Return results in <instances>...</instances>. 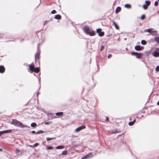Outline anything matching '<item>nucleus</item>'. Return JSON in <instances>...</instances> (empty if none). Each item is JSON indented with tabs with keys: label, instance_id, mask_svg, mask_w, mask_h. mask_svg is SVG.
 Listing matches in <instances>:
<instances>
[{
	"label": "nucleus",
	"instance_id": "obj_16",
	"mask_svg": "<svg viewBox=\"0 0 159 159\" xmlns=\"http://www.w3.org/2000/svg\"><path fill=\"white\" fill-rule=\"evenodd\" d=\"M86 155L88 156L87 157V158L88 159L90 158L91 157L93 156V154L91 152L89 153L87 155Z\"/></svg>",
	"mask_w": 159,
	"mask_h": 159
},
{
	"label": "nucleus",
	"instance_id": "obj_38",
	"mask_svg": "<svg viewBox=\"0 0 159 159\" xmlns=\"http://www.w3.org/2000/svg\"><path fill=\"white\" fill-rule=\"evenodd\" d=\"M56 10H53L52 11H51V13L52 14H55L56 13Z\"/></svg>",
	"mask_w": 159,
	"mask_h": 159
},
{
	"label": "nucleus",
	"instance_id": "obj_6",
	"mask_svg": "<svg viewBox=\"0 0 159 159\" xmlns=\"http://www.w3.org/2000/svg\"><path fill=\"white\" fill-rule=\"evenodd\" d=\"M11 131H12V130L11 129H9V130H4V131H0V136H1L2 135L4 134L11 133Z\"/></svg>",
	"mask_w": 159,
	"mask_h": 159
},
{
	"label": "nucleus",
	"instance_id": "obj_12",
	"mask_svg": "<svg viewBox=\"0 0 159 159\" xmlns=\"http://www.w3.org/2000/svg\"><path fill=\"white\" fill-rule=\"evenodd\" d=\"M91 36H93L95 35V32L94 31L92 30V31H90L89 33L88 34Z\"/></svg>",
	"mask_w": 159,
	"mask_h": 159
},
{
	"label": "nucleus",
	"instance_id": "obj_7",
	"mask_svg": "<svg viewBox=\"0 0 159 159\" xmlns=\"http://www.w3.org/2000/svg\"><path fill=\"white\" fill-rule=\"evenodd\" d=\"M83 30L87 34H88L90 31L89 28L87 26H84L83 28Z\"/></svg>",
	"mask_w": 159,
	"mask_h": 159
},
{
	"label": "nucleus",
	"instance_id": "obj_4",
	"mask_svg": "<svg viewBox=\"0 0 159 159\" xmlns=\"http://www.w3.org/2000/svg\"><path fill=\"white\" fill-rule=\"evenodd\" d=\"M150 4V2L149 1H145V4L143 5V7L144 9H146L148 8V7L149 6Z\"/></svg>",
	"mask_w": 159,
	"mask_h": 159
},
{
	"label": "nucleus",
	"instance_id": "obj_21",
	"mask_svg": "<svg viewBox=\"0 0 159 159\" xmlns=\"http://www.w3.org/2000/svg\"><path fill=\"white\" fill-rule=\"evenodd\" d=\"M125 7L127 8H130L131 7V6L129 4H126L125 6Z\"/></svg>",
	"mask_w": 159,
	"mask_h": 159
},
{
	"label": "nucleus",
	"instance_id": "obj_24",
	"mask_svg": "<svg viewBox=\"0 0 159 159\" xmlns=\"http://www.w3.org/2000/svg\"><path fill=\"white\" fill-rule=\"evenodd\" d=\"M155 41L157 43H159V37H157L155 38Z\"/></svg>",
	"mask_w": 159,
	"mask_h": 159
},
{
	"label": "nucleus",
	"instance_id": "obj_2",
	"mask_svg": "<svg viewBox=\"0 0 159 159\" xmlns=\"http://www.w3.org/2000/svg\"><path fill=\"white\" fill-rule=\"evenodd\" d=\"M101 29H98L96 30L97 32L98 33V35L100 36H102L104 35V32L103 31L102 32Z\"/></svg>",
	"mask_w": 159,
	"mask_h": 159
},
{
	"label": "nucleus",
	"instance_id": "obj_47",
	"mask_svg": "<svg viewBox=\"0 0 159 159\" xmlns=\"http://www.w3.org/2000/svg\"><path fill=\"white\" fill-rule=\"evenodd\" d=\"M46 22H47V21H45V23H43V25H44L46 24Z\"/></svg>",
	"mask_w": 159,
	"mask_h": 159
},
{
	"label": "nucleus",
	"instance_id": "obj_23",
	"mask_svg": "<svg viewBox=\"0 0 159 159\" xmlns=\"http://www.w3.org/2000/svg\"><path fill=\"white\" fill-rule=\"evenodd\" d=\"M67 153V150H65L63 151L61 153L62 155H66Z\"/></svg>",
	"mask_w": 159,
	"mask_h": 159
},
{
	"label": "nucleus",
	"instance_id": "obj_30",
	"mask_svg": "<svg viewBox=\"0 0 159 159\" xmlns=\"http://www.w3.org/2000/svg\"><path fill=\"white\" fill-rule=\"evenodd\" d=\"M44 124L45 125H49L51 124L52 122L50 121H48V122H44Z\"/></svg>",
	"mask_w": 159,
	"mask_h": 159
},
{
	"label": "nucleus",
	"instance_id": "obj_48",
	"mask_svg": "<svg viewBox=\"0 0 159 159\" xmlns=\"http://www.w3.org/2000/svg\"><path fill=\"white\" fill-rule=\"evenodd\" d=\"M157 104L159 105V101L157 102Z\"/></svg>",
	"mask_w": 159,
	"mask_h": 159
},
{
	"label": "nucleus",
	"instance_id": "obj_41",
	"mask_svg": "<svg viewBox=\"0 0 159 159\" xmlns=\"http://www.w3.org/2000/svg\"><path fill=\"white\" fill-rule=\"evenodd\" d=\"M82 159H86V157H85V156L83 157L82 158Z\"/></svg>",
	"mask_w": 159,
	"mask_h": 159
},
{
	"label": "nucleus",
	"instance_id": "obj_9",
	"mask_svg": "<svg viewBox=\"0 0 159 159\" xmlns=\"http://www.w3.org/2000/svg\"><path fill=\"white\" fill-rule=\"evenodd\" d=\"M145 32H147L149 33H151L152 34V32H157V31H152V29H146L145 30H144Z\"/></svg>",
	"mask_w": 159,
	"mask_h": 159
},
{
	"label": "nucleus",
	"instance_id": "obj_42",
	"mask_svg": "<svg viewBox=\"0 0 159 159\" xmlns=\"http://www.w3.org/2000/svg\"><path fill=\"white\" fill-rule=\"evenodd\" d=\"M31 132L33 134L36 133L35 132V131H34V130L32 131Z\"/></svg>",
	"mask_w": 159,
	"mask_h": 159
},
{
	"label": "nucleus",
	"instance_id": "obj_39",
	"mask_svg": "<svg viewBox=\"0 0 159 159\" xmlns=\"http://www.w3.org/2000/svg\"><path fill=\"white\" fill-rule=\"evenodd\" d=\"M104 48V46H102L101 48V51Z\"/></svg>",
	"mask_w": 159,
	"mask_h": 159
},
{
	"label": "nucleus",
	"instance_id": "obj_43",
	"mask_svg": "<svg viewBox=\"0 0 159 159\" xmlns=\"http://www.w3.org/2000/svg\"><path fill=\"white\" fill-rule=\"evenodd\" d=\"M16 151L17 152H19L20 151V150L18 149H16Z\"/></svg>",
	"mask_w": 159,
	"mask_h": 159
},
{
	"label": "nucleus",
	"instance_id": "obj_26",
	"mask_svg": "<svg viewBox=\"0 0 159 159\" xmlns=\"http://www.w3.org/2000/svg\"><path fill=\"white\" fill-rule=\"evenodd\" d=\"M37 124L35 123H33L31 124V126L32 127H34L36 126Z\"/></svg>",
	"mask_w": 159,
	"mask_h": 159
},
{
	"label": "nucleus",
	"instance_id": "obj_17",
	"mask_svg": "<svg viewBox=\"0 0 159 159\" xmlns=\"http://www.w3.org/2000/svg\"><path fill=\"white\" fill-rule=\"evenodd\" d=\"M121 9V8L120 7H117L115 11L116 13H117L119 12L120 11Z\"/></svg>",
	"mask_w": 159,
	"mask_h": 159
},
{
	"label": "nucleus",
	"instance_id": "obj_31",
	"mask_svg": "<svg viewBox=\"0 0 159 159\" xmlns=\"http://www.w3.org/2000/svg\"><path fill=\"white\" fill-rule=\"evenodd\" d=\"M53 148L52 147V146H49V147H48L46 148V149L47 150H51V149H53Z\"/></svg>",
	"mask_w": 159,
	"mask_h": 159
},
{
	"label": "nucleus",
	"instance_id": "obj_14",
	"mask_svg": "<svg viewBox=\"0 0 159 159\" xmlns=\"http://www.w3.org/2000/svg\"><path fill=\"white\" fill-rule=\"evenodd\" d=\"M65 148V146H64L60 145V146H58L56 147V148L57 149H63V148Z\"/></svg>",
	"mask_w": 159,
	"mask_h": 159
},
{
	"label": "nucleus",
	"instance_id": "obj_13",
	"mask_svg": "<svg viewBox=\"0 0 159 159\" xmlns=\"http://www.w3.org/2000/svg\"><path fill=\"white\" fill-rule=\"evenodd\" d=\"M55 18L57 20H60L61 18V16L60 15L58 14L55 16Z\"/></svg>",
	"mask_w": 159,
	"mask_h": 159
},
{
	"label": "nucleus",
	"instance_id": "obj_22",
	"mask_svg": "<svg viewBox=\"0 0 159 159\" xmlns=\"http://www.w3.org/2000/svg\"><path fill=\"white\" fill-rule=\"evenodd\" d=\"M135 120H134L133 121H132V122H129V125L130 126H131V125H133L134 124V123L135 122Z\"/></svg>",
	"mask_w": 159,
	"mask_h": 159
},
{
	"label": "nucleus",
	"instance_id": "obj_45",
	"mask_svg": "<svg viewBox=\"0 0 159 159\" xmlns=\"http://www.w3.org/2000/svg\"><path fill=\"white\" fill-rule=\"evenodd\" d=\"M29 146H30V147H33V145H29Z\"/></svg>",
	"mask_w": 159,
	"mask_h": 159
},
{
	"label": "nucleus",
	"instance_id": "obj_8",
	"mask_svg": "<svg viewBox=\"0 0 159 159\" xmlns=\"http://www.w3.org/2000/svg\"><path fill=\"white\" fill-rule=\"evenodd\" d=\"M135 49L137 51H141L143 49V47L139 45H137L135 47Z\"/></svg>",
	"mask_w": 159,
	"mask_h": 159
},
{
	"label": "nucleus",
	"instance_id": "obj_37",
	"mask_svg": "<svg viewBox=\"0 0 159 159\" xmlns=\"http://www.w3.org/2000/svg\"><path fill=\"white\" fill-rule=\"evenodd\" d=\"M158 1H156L154 3V5L156 6H157L158 5Z\"/></svg>",
	"mask_w": 159,
	"mask_h": 159
},
{
	"label": "nucleus",
	"instance_id": "obj_33",
	"mask_svg": "<svg viewBox=\"0 0 159 159\" xmlns=\"http://www.w3.org/2000/svg\"><path fill=\"white\" fill-rule=\"evenodd\" d=\"M145 18V15H143L141 16V18L142 20L144 19Z\"/></svg>",
	"mask_w": 159,
	"mask_h": 159
},
{
	"label": "nucleus",
	"instance_id": "obj_50",
	"mask_svg": "<svg viewBox=\"0 0 159 159\" xmlns=\"http://www.w3.org/2000/svg\"><path fill=\"white\" fill-rule=\"evenodd\" d=\"M158 2H159V0H158Z\"/></svg>",
	"mask_w": 159,
	"mask_h": 159
},
{
	"label": "nucleus",
	"instance_id": "obj_49",
	"mask_svg": "<svg viewBox=\"0 0 159 159\" xmlns=\"http://www.w3.org/2000/svg\"><path fill=\"white\" fill-rule=\"evenodd\" d=\"M0 151H2V148H0Z\"/></svg>",
	"mask_w": 159,
	"mask_h": 159
},
{
	"label": "nucleus",
	"instance_id": "obj_10",
	"mask_svg": "<svg viewBox=\"0 0 159 159\" xmlns=\"http://www.w3.org/2000/svg\"><path fill=\"white\" fill-rule=\"evenodd\" d=\"M29 66L30 70L32 71H33L34 69V64H31L29 65Z\"/></svg>",
	"mask_w": 159,
	"mask_h": 159
},
{
	"label": "nucleus",
	"instance_id": "obj_32",
	"mask_svg": "<svg viewBox=\"0 0 159 159\" xmlns=\"http://www.w3.org/2000/svg\"><path fill=\"white\" fill-rule=\"evenodd\" d=\"M43 131L40 130V131H38L36 133L37 134H41V133H43Z\"/></svg>",
	"mask_w": 159,
	"mask_h": 159
},
{
	"label": "nucleus",
	"instance_id": "obj_3",
	"mask_svg": "<svg viewBox=\"0 0 159 159\" xmlns=\"http://www.w3.org/2000/svg\"><path fill=\"white\" fill-rule=\"evenodd\" d=\"M153 55L155 57H159V48H157L155 49L153 52Z\"/></svg>",
	"mask_w": 159,
	"mask_h": 159
},
{
	"label": "nucleus",
	"instance_id": "obj_18",
	"mask_svg": "<svg viewBox=\"0 0 159 159\" xmlns=\"http://www.w3.org/2000/svg\"><path fill=\"white\" fill-rule=\"evenodd\" d=\"M113 23L115 27L116 28L117 30L119 29V27L118 26L114 21H113Z\"/></svg>",
	"mask_w": 159,
	"mask_h": 159
},
{
	"label": "nucleus",
	"instance_id": "obj_25",
	"mask_svg": "<svg viewBox=\"0 0 159 159\" xmlns=\"http://www.w3.org/2000/svg\"><path fill=\"white\" fill-rule=\"evenodd\" d=\"M142 55V54L140 53H139V54L137 55L136 57L137 58H140V56Z\"/></svg>",
	"mask_w": 159,
	"mask_h": 159
},
{
	"label": "nucleus",
	"instance_id": "obj_15",
	"mask_svg": "<svg viewBox=\"0 0 159 159\" xmlns=\"http://www.w3.org/2000/svg\"><path fill=\"white\" fill-rule=\"evenodd\" d=\"M86 155L88 156L87 157V158L88 159L90 158L91 157L93 156V154L91 152L89 153L87 155Z\"/></svg>",
	"mask_w": 159,
	"mask_h": 159
},
{
	"label": "nucleus",
	"instance_id": "obj_19",
	"mask_svg": "<svg viewBox=\"0 0 159 159\" xmlns=\"http://www.w3.org/2000/svg\"><path fill=\"white\" fill-rule=\"evenodd\" d=\"M39 71V69L38 67H37L35 68H34V70L33 71L34 72L36 73H38Z\"/></svg>",
	"mask_w": 159,
	"mask_h": 159
},
{
	"label": "nucleus",
	"instance_id": "obj_29",
	"mask_svg": "<svg viewBox=\"0 0 159 159\" xmlns=\"http://www.w3.org/2000/svg\"><path fill=\"white\" fill-rule=\"evenodd\" d=\"M139 53L133 52H131V54H132V55L136 56L137 55L139 54Z\"/></svg>",
	"mask_w": 159,
	"mask_h": 159
},
{
	"label": "nucleus",
	"instance_id": "obj_11",
	"mask_svg": "<svg viewBox=\"0 0 159 159\" xmlns=\"http://www.w3.org/2000/svg\"><path fill=\"white\" fill-rule=\"evenodd\" d=\"M5 70V68L2 66H0V73H3Z\"/></svg>",
	"mask_w": 159,
	"mask_h": 159
},
{
	"label": "nucleus",
	"instance_id": "obj_34",
	"mask_svg": "<svg viewBox=\"0 0 159 159\" xmlns=\"http://www.w3.org/2000/svg\"><path fill=\"white\" fill-rule=\"evenodd\" d=\"M39 57V54L38 53H36L35 55V57L36 59L38 58Z\"/></svg>",
	"mask_w": 159,
	"mask_h": 159
},
{
	"label": "nucleus",
	"instance_id": "obj_28",
	"mask_svg": "<svg viewBox=\"0 0 159 159\" xmlns=\"http://www.w3.org/2000/svg\"><path fill=\"white\" fill-rule=\"evenodd\" d=\"M141 43L143 45H145L146 44V42L144 40H142L141 41Z\"/></svg>",
	"mask_w": 159,
	"mask_h": 159
},
{
	"label": "nucleus",
	"instance_id": "obj_20",
	"mask_svg": "<svg viewBox=\"0 0 159 159\" xmlns=\"http://www.w3.org/2000/svg\"><path fill=\"white\" fill-rule=\"evenodd\" d=\"M63 114V112H57L56 113V115L57 116H60Z\"/></svg>",
	"mask_w": 159,
	"mask_h": 159
},
{
	"label": "nucleus",
	"instance_id": "obj_36",
	"mask_svg": "<svg viewBox=\"0 0 159 159\" xmlns=\"http://www.w3.org/2000/svg\"><path fill=\"white\" fill-rule=\"evenodd\" d=\"M39 145V144L38 143H36L34 144V145H33V147H35L38 146Z\"/></svg>",
	"mask_w": 159,
	"mask_h": 159
},
{
	"label": "nucleus",
	"instance_id": "obj_1",
	"mask_svg": "<svg viewBox=\"0 0 159 159\" xmlns=\"http://www.w3.org/2000/svg\"><path fill=\"white\" fill-rule=\"evenodd\" d=\"M11 123L16 126L22 128L28 127L27 125L23 124L22 123L15 119H12Z\"/></svg>",
	"mask_w": 159,
	"mask_h": 159
},
{
	"label": "nucleus",
	"instance_id": "obj_35",
	"mask_svg": "<svg viewBox=\"0 0 159 159\" xmlns=\"http://www.w3.org/2000/svg\"><path fill=\"white\" fill-rule=\"evenodd\" d=\"M156 70L157 72L159 71V66H158L156 67Z\"/></svg>",
	"mask_w": 159,
	"mask_h": 159
},
{
	"label": "nucleus",
	"instance_id": "obj_27",
	"mask_svg": "<svg viewBox=\"0 0 159 159\" xmlns=\"http://www.w3.org/2000/svg\"><path fill=\"white\" fill-rule=\"evenodd\" d=\"M55 139V138H47L46 139V140L47 141H49V140H51L52 139Z\"/></svg>",
	"mask_w": 159,
	"mask_h": 159
},
{
	"label": "nucleus",
	"instance_id": "obj_46",
	"mask_svg": "<svg viewBox=\"0 0 159 159\" xmlns=\"http://www.w3.org/2000/svg\"><path fill=\"white\" fill-rule=\"evenodd\" d=\"M106 119V120L107 121H108V117H107Z\"/></svg>",
	"mask_w": 159,
	"mask_h": 159
},
{
	"label": "nucleus",
	"instance_id": "obj_5",
	"mask_svg": "<svg viewBox=\"0 0 159 159\" xmlns=\"http://www.w3.org/2000/svg\"><path fill=\"white\" fill-rule=\"evenodd\" d=\"M85 128V126H84V125H82L78 127V128H77L76 129H75V131L76 132H78L80 131L82 129H84Z\"/></svg>",
	"mask_w": 159,
	"mask_h": 159
},
{
	"label": "nucleus",
	"instance_id": "obj_40",
	"mask_svg": "<svg viewBox=\"0 0 159 159\" xmlns=\"http://www.w3.org/2000/svg\"><path fill=\"white\" fill-rule=\"evenodd\" d=\"M111 56H112L111 55V54H110V55H108V58H110V57H111Z\"/></svg>",
	"mask_w": 159,
	"mask_h": 159
},
{
	"label": "nucleus",
	"instance_id": "obj_44",
	"mask_svg": "<svg viewBox=\"0 0 159 159\" xmlns=\"http://www.w3.org/2000/svg\"><path fill=\"white\" fill-rule=\"evenodd\" d=\"M85 157H86V159H88V158H87V157H88V156L86 155H85Z\"/></svg>",
	"mask_w": 159,
	"mask_h": 159
}]
</instances>
